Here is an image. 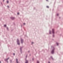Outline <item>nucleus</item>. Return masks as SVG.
<instances>
[{
    "mask_svg": "<svg viewBox=\"0 0 63 63\" xmlns=\"http://www.w3.org/2000/svg\"><path fill=\"white\" fill-rule=\"evenodd\" d=\"M24 25L25 24V23H24Z\"/></svg>",
    "mask_w": 63,
    "mask_h": 63,
    "instance_id": "33",
    "label": "nucleus"
},
{
    "mask_svg": "<svg viewBox=\"0 0 63 63\" xmlns=\"http://www.w3.org/2000/svg\"><path fill=\"white\" fill-rule=\"evenodd\" d=\"M17 44L18 45H20V43H19V41L18 39H17Z\"/></svg>",
    "mask_w": 63,
    "mask_h": 63,
    "instance_id": "3",
    "label": "nucleus"
},
{
    "mask_svg": "<svg viewBox=\"0 0 63 63\" xmlns=\"http://www.w3.org/2000/svg\"><path fill=\"white\" fill-rule=\"evenodd\" d=\"M59 18H60V17H59Z\"/></svg>",
    "mask_w": 63,
    "mask_h": 63,
    "instance_id": "34",
    "label": "nucleus"
},
{
    "mask_svg": "<svg viewBox=\"0 0 63 63\" xmlns=\"http://www.w3.org/2000/svg\"><path fill=\"white\" fill-rule=\"evenodd\" d=\"M10 18L11 19H12V20H14V19H15V17H11Z\"/></svg>",
    "mask_w": 63,
    "mask_h": 63,
    "instance_id": "6",
    "label": "nucleus"
},
{
    "mask_svg": "<svg viewBox=\"0 0 63 63\" xmlns=\"http://www.w3.org/2000/svg\"><path fill=\"white\" fill-rule=\"evenodd\" d=\"M33 44V42H32V44Z\"/></svg>",
    "mask_w": 63,
    "mask_h": 63,
    "instance_id": "26",
    "label": "nucleus"
},
{
    "mask_svg": "<svg viewBox=\"0 0 63 63\" xmlns=\"http://www.w3.org/2000/svg\"><path fill=\"white\" fill-rule=\"evenodd\" d=\"M56 44H57V46H58V43H56Z\"/></svg>",
    "mask_w": 63,
    "mask_h": 63,
    "instance_id": "14",
    "label": "nucleus"
},
{
    "mask_svg": "<svg viewBox=\"0 0 63 63\" xmlns=\"http://www.w3.org/2000/svg\"><path fill=\"white\" fill-rule=\"evenodd\" d=\"M46 1H48V0H46Z\"/></svg>",
    "mask_w": 63,
    "mask_h": 63,
    "instance_id": "30",
    "label": "nucleus"
},
{
    "mask_svg": "<svg viewBox=\"0 0 63 63\" xmlns=\"http://www.w3.org/2000/svg\"><path fill=\"white\" fill-rule=\"evenodd\" d=\"M6 25H4V27H6Z\"/></svg>",
    "mask_w": 63,
    "mask_h": 63,
    "instance_id": "13",
    "label": "nucleus"
},
{
    "mask_svg": "<svg viewBox=\"0 0 63 63\" xmlns=\"http://www.w3.org/2000/svg\"><path fill=\"white\" fill-rule=\"evenodd\" d=\"M16 63H19V62H18L17 61V59H16Z\"/></svg>",
    "mask_w": 63,
    "mask_h": 63,
    "instance_id": "8",
    "label": "nucleus"
},
{
    "mask_svg": "<svg viewBox=\"0 0 63 63\" xmlns=\"http://www.w3.org/2000/svg\"><path fill=\"white\" fill-rule=\"evenodd\" d=\"M6 62H7V63H8V61H7Z\"/></svg>",
    "mask_w": 63,
    "mask_h": 63,
    "instance_id": "25",
    "label": "nucleus"
},
{
    "mask_svg": "<svg viewBox=\"0 0 63 63\" xmlns=\"http://www.w3.org/2000/svg\"><path fill=\"white\" fill-rule=\"evenodd\" d=\"M3 1L4 2V0H3Z\"/></svg>",
    "mask_w": 63,
    "mask_h": 63,
    "instance_id": "29",
    "label": "nucleus"
},
{
    "mask_svg": "<svg viewBox=\"0 0 63 63\" xmlns=\"http://www.w3.org/2000/svg\"><path fill=\"white\" fill-rule=\"evenodd\" d=\"M13 55H15V53H13Z\"/></svg>",
    "mask_w": 63,
    "mask_h": 63,
    "instance_id": "21",
    "label": "nucleus"
},
{
    "mask_svg": "<svg viewBox=\"0 0 63 63\" xmlns=\"http://www.w3.org/2000/svg\"><path fill=\"white\" fill-rule=\"evenodd\" d=\"M6 28L7 29V30H8V31H9V29L8 28V27H7Z\"/></svg>",
    "mask_w": 63,
    "mask_h": 63,
    "instance_id": "12",
    "label": "nucleus"
},
{
    "mask_svg": "<svg viewBox=\"0 0 63 63\" xmlns=\"http://www.w3.org/2000/svg\"><path fill=\"white\" fill-rule=\"evenodd\" d=\"M29 51H28V52H29Z\"/></svg>",
    "mask_w": 63,
    "mask_h": 63,
    "instance_id": "31",
    "label": "nucleus"
},
{
    "mask_svg": "<svg viewBox=\"0 0 63 63\" xmlns=\"http://www.w3.org/2000/svg\"><path fill=\"white\" fill-rule=\"evenodd\" d=\"M19 13H17V15H19Z\"/></svg>",
    "mask_w": 63,
    "mask_h": 63,
    "instance_id": "23",
    "label": "nucleus"
},
{
    "mask_svg": "<svg viewBox=\"0 0 63 63\" xmlns=\"http://www.w3.org/2000/svg\"><path fill=\"white\" fill-rule=\"evenodd\" d=\"M7 7H8V8H9V7L8 6H7Z\"/></svg>",
    "mask_w": 63,
    "mask_h": 63,
    "instance_id": "28",
    "label": "nucleus"
},
{
    "mask_svg": "<svg viewBox=\"0 0 63 63\" xmlns=\"http://www.w3.org/2000/svg\"><path fill=\"white\" fill-rule=\"evenodd\" d=\"M47 8H49V7L48 6H47Z\"/></svg>",
    "mask_w": 63,
    "mask_h": 63,
    "instance_id": "19",
    "label": "nucleus"
},
{
    "mask_svg": "<svg viewBox=\"0 0 63 63\" xmlns=\"http://www.w3.org/2000/svg\"><path fill=\"white\" fill-rule=\"evenodd\" d=\"M1 3L2 5H3V4H2V2H1Z\"/></svg>",
    "mask_w": 63,
    "mask_h": 63,
    "instance_id": "22",
    "label": "nucleus"
},
{
    "mask_svg": "<svg viewBox=\"0 0 63 63\" xmlns=\"http://www.w3.org/2000/svg\"><path fill=\"white\" fill-rule=\"evenodd\" d=\"M51 59H52V60H53V58H52V57L51 56Z\"/></svg>",
    "mask_w": 63,
    "mask_h": 63,
    "instance_id": "11",
    "label": "nucleus"
},
{
    "mask_svg": "<svg viewBox=\"0 0 63 63\" xmlns=\"http://www.w3.org/2000/svg\"><path fill=\"white\" fill-rule=\"evenodd\" d=\"M9 58H8L7 59H5V61H7V60H8V59H9Z\"/></svg>",
    "mask_w": 63,
    "mask_h": 63,
    "instance_id": "9",
    "label": "nucleus"
},
{
    "mask_svg": "<svg viewBox=\"0 0 63 63\" xmlns=\"http://www.w3.org/2000/svg\"><path fill=\"white\" fill-rule=\"evenodd\" d=\"M54 49H55V48L54 47H53V50H52L51 51V53L52 54H53L54 53Z\"/></svg>",
    "mask_w": 63,
    "mask_h": 63,
    "instance_id": "2",
    "label": "nucleus"
},
{
    "mask_svg": "<svg viewBox=\"0 0 63 63\" xmlns=\"http://www.w3.org/2000/svg\"><path fill=\"white\" fill-rule=\"evenodd\" d=\"M37 63H39V62L38 61H37Z\"/></svg>",
    "mask_w": 63,
    "mask_h": 63,
    "instance_id": "17",
    "label": "nucleus"
},
{
    "mask_svg": "<svg viewBox=\"0 0 63 63\" xmlns=\"http://www.w3.org/2000/svg\"><path fill=\"white\" fill-rule=\"evenodd\" d=\"M1 63V62L0 61V63Z\"/></svg>",
    "mask_w": 63,
    "mask_h": 63,
    "instance_id": "32",
    "label": "nucleus"
},
{
    "mask_svg": "<svg viewBox=\"0 0 63 63\" xmlns=\"http://www.w3.org/2000/svg\"><path fill=\"white\" fill-rule=\"evenodd\" d=\"M58 15H59L58 14H57V16H58Z\"/></svg>",
    "mask_w": 63,
    "mask_h": 63,
    "instance_id": "20",
    "label": "nucleus"
},
{
    "mask_svg": "<svg viewBox=\"0 0 63 63\" xmlns=\"http://www.w3.org/2000/svg\"><path fill=\"white\" fill-rule=\"evenodd\" d=\"M10 61V63H12V61L11 60Z\"/></svg>",
    "mask_w": 63,
    "mask_h": 63,
    "instance_id": "16",
    "label": "nucleus"
},
{
    "mask_svg": "<svg viewBox=\"0 0 63 63\" xmlns=\"http://www.w3.org/2000/svg\"><path fill=\"white\" fill-rule=\"evenodd\" d=\"M52 33H53V37H54V29H52Z\"/></svg>",
    "mask_w": 63,
    "mask_h": 63,
    "instance_id": "1",
    "label": "nucleus"
},
{
    "mask_svg": "<svg viewBox=\"0 0 63 63\" xmlns=\"http://www.w3.org/2000/svg\"><path fill=\"white\" fill-rule=\"evenodd\" d=\"M49 33L50 34H51V31H50V30L49 31Z\"/></svg>",
    "mask_w": 63,
    "mask_h": 63,
    "instance_id": "10",
    "label": "nucleus"
},
{
    "mask_svg": "<svg viewBox=\"0 0 63 63\" xmlns=\"http://www.w3.org/2000/svg\"><path fill=\"white\" fill-rule=\"evenodd\" d=\"M27 55L26 56V58H27Z\"/></svg>",
    "mask_w": 63,
    "mask_h": 63,
    "instance_id": "18",
    "label": "nucleus"
},
{
    "mask_svg": "<svg viewBox=\"0 0 63 63\" xmlns=\"http://www.w3.org/2000/svg\"><path fill=\"white\" fill-rule=\"evenodd\" d=\"M25 60L26 61L25 62V63H28V61L26 59Z\"/></svg>",
    "mask_w": 63,
    "mask_h": 63,
    "instance_id": "7",
    "label": "nucleus"
},
{
    "mask_svg": "<svg viewBox=\"0 0 63 63\" xmlns=\"http://www.w3.org/2000/svg\"><path fill=\"white\" fill-rule=\"evenodd\" d=\"M23 47H20V52H21V53L22 54V48Z\"/></svg>",
    "mask_w": 63,
    "mask_h": 63,
    "instance_id": "4",
    "label": "nucleus"
},
{
    "mask_svg": "<svg viewBox=\"0 0 63 63\" xmlns=\"http://www.w3.org/2000/svg\"><path fill=\"white\" fill-rule=\"evenodd\" d=\"M48 63H50V62H48Z\"/></svg>",
    "mask_w": 63,
    "mask_h": 63,
    "instance_id": "27",
    "label": "nucleus"
},
{
    "mask_svg": "<svg viewBox=\"0 0 63 63\" xmlns=\"http://www.w3.org/2000/svg\"><path fill=\"white\" fill-rule=\"evenodd\" d=\"M21 27H22V25H21Z\"/></svg>",
    "mask_w": 63,
    "mask_h": 63,
    "instance_id": "35",
    "label": "nucleus"
},
{
    "mask_svg": "<svg viewBox=\"0 0 63 63\" xmlns=\"http://www.w3.org/2000/svg\"><path fill=\"white\" fill-rule=\"evenodd\" d=\"M6 2L7 3H9V1H8V0H7L6 1Z\"/></svg>",
    "mask_w": 63,
    "mask_h": 63,
    "instance_id": "15",
    "label": "nucleus"
},
{
    "mask_svg": "<svg viewBox=\"0 0 63 63\" xmlns=\"http://www.w3.org/2000/svg\"><path fill=\"white\" fill-rule=\"evenodd\" d=\"M20 40H21V44H22L23 43V40L22 39V38H20Z\"/></svg>",
    "mask_w": 63,
    "mask_h": 63,
    "instance_id": "5",
    "label": "nucleus"
},
{
    "mask_svg": "<svg viewBox=\"0 0 63 63\" xmlns=\"http://www.w3.org/2000/svg\"><path fill=\"white\" fill-rule=\"evenodd\" d=\"M32 60H34V59L33 58L32 59Z\"/></svg>",
    "mask_w": 63,
    "mask_h": 63,
    "instance_id": "24",
    "label": "nucleus"
}]
</instances>
